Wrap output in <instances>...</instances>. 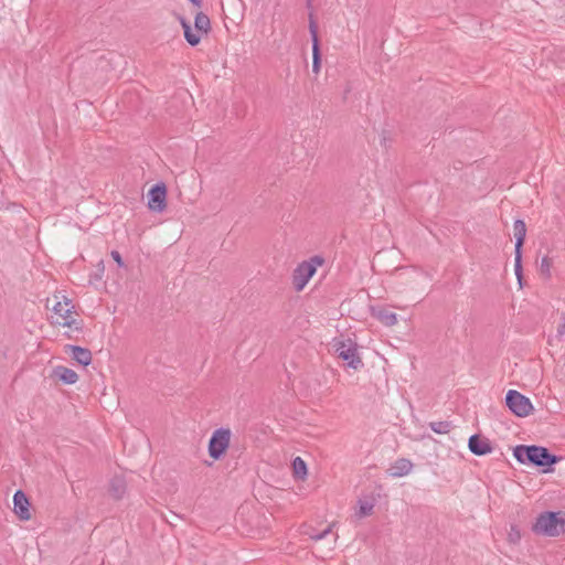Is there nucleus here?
Listing matches in <instances>:
<instances>
[{"label":"nucleus","mask_w":565,"mask_h":565,"mask_svg":"<svg viewBox=\"0 0 565 565\" xmlns=\"http://www.w3.org/2000/svg\"><path fill=\"white\" fill-rule=\"evenodd\" d=\"M513 456L520 463H530L535 467H551L561 460L547 448L536 445H518L513 449Z\"/></svg>","instance_id":"f257e3e1"},{"label":"nucleus","mask_w":565,"mask_h":565,"mask_svg":"<svg viewBox=\"0 0 565 565\" xmlns=\"http://www.w3.org/2000/svg\"><path fill=\"white\" fill-rule=\"evenodd\" d=\"M324 258L315 255L297 265L292 273V286L296 291H301L316 274L317 268L324 264Z\"/></svg>","instance_id":"f03ea898"},{"label":"nucleus","mask_w":565,"mask_h":565,"mask_svg":"<svg viewBox=\"0 0 565 565\" xmlns=\"http://www.w3.org/2000/svg\"><path fill=\"white\" fill-rule=\"evenodd\" d=\"M559 512H543L532 526L534 533L546 536H558L563 532L565 520L559 518Z\"/></svg>","instance_id":"7ed1b4c3"},{"label":"nucleus","mask_w":565,"mask_h":565,"mask_svg":"<svg viewBox=\"0 0 565 565\" xmlns=\"http://www.w3.org/2000/svg\"><path fill=\"white\" fill-rule=\"evenodd\" d=\"M333 349L338 356L347 362V365L353 370L363 367L362 359L358 353V344L351 339L334 340Z\"/></svg>","instance_id":"20e7f679"},{"label":"nucleus","mask_w":565,"mask_h":565,"mask_svg":"<svg viewBox=\"0 0 565 565\" xmlns=\"http://www.w3.org/2000/svg\"><path fill=\"white\" fill-rule=\"evenodd\" d=\"M73 309L72 301L66 297H63V301H56L53 306L54 316L52 317V323L68 328L74 327L76 330H79L81 327L73 318Z\"/></svg>","instance_id":"39448f33"},{"label":"nucleus","mask_w":565,"mask_h":565,"mask_svg":"<svg viewBox=\"0 0 565 565\" xmlns=\"http://www.w3.org/2000/svg\"><path fill=\"white\" fill-rule=\"evenodd\" d=\"M231 430L228 428L216 429L209 440V455L214 460L220 459L227 450L231 441Z\"/></svg>","instance_id":"423d86ee"},{"label":"nucleus","mask_w":565,"mask_h":565,"mask_svg":"<svg viewBox=\"0 0 565 565\" xmlns=\"http://www.w3.org/2000/svg\"><path fill=\"white\" fill-rule=\"evenodd\" d=\"M505 404L518 417H525L534 409L531 401L515 390L508 391L505 395Z\"/></svg>","instance_id":"0eeeda50"},{"label":"nucleus","mask_w":565,"mask_h":565,"mask_svg":"<svg viewBox=\"0 0 565 565\" xmlns=\"http://www.w3.org/2000/svg\"><path fill=\"white\" fill-rule=\"evenodd\" d=\"M168 189L164 182H157L150 186L147 199L148 209L152 212L161 213L167 207Z\"/></svg>","instance_id":"6e6552de"},{"label":"nucleus","mask_w":565,"mask_h":565,"mask_svg":"<svg viewBox=\"0 0 565 565\" xmlns=\"http://www.w3.org/2000/svg\"><path fill=\"white\" fill-rule=\"evenodd\" d=\"M309 33L311 36L312 49V72L318 74L321 68L322 52L320 46V39L318 34V23L312 13H309Z\"/></svg>","instance_id":"1a4fd4ad"},{"label":"nucleus","mask_w":565,"mask_h":565,"mask_svg":"<svg viewBox=\"0 0 565 565\" xmlns=\"http://www.w3.org/2000/svg\"><path fill=\"white\" fill-rule=\"evenodd\" d=\"M468 448L476 456H484L492 451L490 440L477 434L469 438Z\"/></svg>","instance_id":"9d476101"},{"label":"nucleus","mask_w":565,"mask_h":565,"mask_svg":"<svg viewBox=\"0 0 565 565\" xmlns=\"http://www.w3.org/2000/svg\"><path fill=\"white\" fill-rule=\"evenodd\" d=\"M14 512L20 520H30L29 499L22 490L15 491L13 495Z\"/></svg>","instance_id":"9b49d317"},{"label":"nucleus","mask_w":565,"mask_h":565,"mask_svg":"<svg viewBox=\"0 0 565 565\" xmlns=\"http://www.w3.org/2000/svg\"><path fill=\"white\" fill-rule=\"evenodd\" d=\"M178 20L183 29V35H184L185 41L191 46L199 45L201 42V34L194 33L192 31L190 22L184 17L178 14Z\"/></svg>","instance_id":"f8f14e48"},{"label":"nucleus","mask_w":565,"mask_h":565,"mask_svg":"<svg viewBox=\"0 0 565 565\" xmlns=\"http://www.w3.org/2000/svg\"><path fill=\"white\" fill-rule=\"evenodd\" d=\"M413 468V463L409 459L401 458L396 460L392 467L390 468L388 472L392 477H404L411 472Z\"/></svg>","instance_id":"ddd939ff"},{"label":"nucleus","mask_w":565,"mask_h":565,"mask_svg":"<svg viewBox=\"0 0 565 565\" xmlns=\"http://www.w3.org/2000/svg\"><path fill=\"white\" fill-rule=\"evenodd\" d=\"M126 488L127 484L122 477L115 476L114 478L110 479L109 493L114 499L120 500L126 493Z\"/></svg>","instance_id":"4468645a"},{"label":"nucleus","mask_w":565,"mask_h":565,"mask_svg":"<svg viewBox=\"0 0 565 565\" xmlns=\"http://www.w3.org/2000/svg\"><path fill=\"white\" fill-rule=\"evenodd\" d=\"M73 359L83 366H87L92 363V352L82 347L70 345Z\"/></svg>","instance_id":"2eb2a0df"},{"label":"nucleus","mask_w":565,"mask_h":565,"mask_svg":"<svg viewBox=\"0 0 565 565\" xmlns=\"http://www.w3.org/2000/svg\"><path fill=\"white\" fill-rule=\"evenodd\" d=\"M332 527H333V524H330L327 529H324L321 532L311 533L310 534V539L313 540V541H321V540L327 539L329 535H332L331 540L328 543V547H327V550L329 552H332L334 550V547H335V543H337V540H338V534H333L332 533Z\"/></svg>","instance_id":"dca6fc26"},{"label":"nucleus","mask_w":565,"mask_h":565,"mask_svg":"<svg viewBox=\"0 0 565 565\" xmlns=\"http://www.w3.org/2000/svg\"><path fill=\"white\" fill-rule=\"evenodd\" d=\"M526 235V225L522 220H515L513 224L514 247H523Z\"/></svg>","instance_id":"f3484780"},{"label":"nucleus","mask_w":565,"mask_h":565,"mask_svg":"<svg viewBox=\"0 0 565 565\" xmlns=\"http://www.w3.org/2000/svg\"><path fill=\"white\" fill-rule=\"evenodd\" d=\"M55 375L65 384H74L78 380L77 373L65 366H57L54 370Z\"/></svg>","instance_id":"a211bd4d"},{"label":"nucleus","mask_w":565,"mask_h":565,"mask_svg":"<svg viewBox=\"0 0 565 565\" xmlns=\"http://www.w3.org/2000/svg\"><path fill=\"white\" fill-rule=\"evenodd\" d=\"M194 28L196 30L195 33L207 34L211 30L210 18L203 12H198L194 17Z\"/></svg>","instance_id":"6ab92c4d"},{"label":"nucleus","mask_w":565,"mask_h":565,"mask_svg":"<svg viewBox=\"0 0 565 565\" xmlns=\"http://www.w3.org/2000/svg\"><path fill=\"white\" fill-rule=\"evenodd\" d=\"M377 319L385 326L392 327L397 323L396 313L388 310H380L376 315Z\"/></svg>","instance_id":"aec40b11"},{"label":"nucleus","mask_w":565,"mask_h":565,"mask_svg":"<svg viewBox=\"0 0 565 565\" xmlns=\"http://www.w3.org/2000/svg\"><path fill=\"white\" fill-rule=\"evenodd\" d=\"M292 470L294 476L298 479H305V477L307 476V465L300 457H296L294 459Z\"/></svg>","instance_id":"412c9836"},{"label":"nucleus","mask_w":565,"mask_h":565,"mask_svg":"<svg viewBox=\"0 0 565 565\" xmlns=\"http://www.w3.org/2000/svg\"><path fill=\"white\" fill-rule=\"evenodd\" d=\"M429 427L436 434H448L450 431L452 425L448 420H443V422H431V423H429Z\"/></svg>","instance_id":"4be33fe9"},{"label":"nucleus","mask_w":565,"mask_h":565,"mask_svg":"<svg viewBox=\"0 0 565 565\" xmlns=\"http://www.w3.org/2000/svg\"><path fill=\"white\" fill-rule=\"evenodd\" d=\"M514 271L518 278L519 285L522 288V249H515V262H514Z\"/></svg>","instance_id":"5701e85b"},{"label":"nucleus","mask_w":565,"mask_h":565,"mask_svg":"<svg viewBox=\"0 0 565 565\" xmlns=\"http://www.w3.org/2000/svg\"><path fill=\"white\" fill-rule=\"evenodd\" d=\"M374 504L369 501H359V511L356 512V515L359 518H364L367 515H371L373 513Z\"/></svg>","instance_id":"b1692460"},{"label":"nucleus","mask_w":565,"mask_h":565,"mask_svg":"<svg viewBox=\"0 0 565 565\" xmlns=\"http://www.w3.org/2000/svg\"><path fill=\"white\" fill-rule=\"evenodd\" d=\"M540 274L545 279L551 277V260L547 257H543L540 266Z\"/></svg>","instance_id":"393cba45"},{"label":"nucleus","mask_w":565,"mask_h":565,"mask_svg":"<svg viewBox=\"0 0 565 565\" xmlns=\"http://www.w3.org/2000/svg\"><path fill=\"white\" fill-rule=\"evenodd\" d=\"M111 257L118 264L119 267L124 266V260H122L121 255L119 254V252L117 249H113L111 250Z\"/></svg>","instance_id":"a878e982"},{"label":"nucleus","mask_w":565,"mask_h":565,"mask_svg":"<svg viewBox=\"0 0 565 565\" xmlns=\"http://www.w3.org/2000/svg\"><path fill=\"white\" fill-rule=\"evenodd\" d=\"M564 322L557 328V335L563 337L565 334V316L563 317Z\"/></svg>","instance_id":"bb28decb"},{"label":"nucleus","mask_w":565,"mask_h":565,"mask_svg":"<svg viewBox=\"0 0 565 565\" xmlns=\"http://www.w3.org/2000/svg\"><path fill=\"white\" fill-rule=\"evenodd\" d=\"M510 539L513 542L520 539V533L518 531H514V527L511 529Z\"/></svg>","instance_id":"cd10ccee"},{"label":"nucleus","mask_w":565,"mask_h":565,"mask_svg":"<svg viewBox=\"0 0 565 565\" xmlns=\"http://www.w3.org/2000/svg\"><path fill=\"white\" fill-rule=\"evenodd\" d=\"M190 3H192L196 8H201L203 0H188Z\"/></svg>","instance_id":"c85d7f7f"},{"label":"nucleus","mask_w":565,"mask_h":565,"mask_svg":"<svg viewBox=\"0 0 565 565\" xmlns=\"http://www.w3.org/2000/svg\"><path fill=\"white\" fill-rule=\"evenodd\" d=\"M307 4H308V7H310V4H311V0H308V1H307Z\"/></svg>","instance_id":"c756f323"}]
</instances>
